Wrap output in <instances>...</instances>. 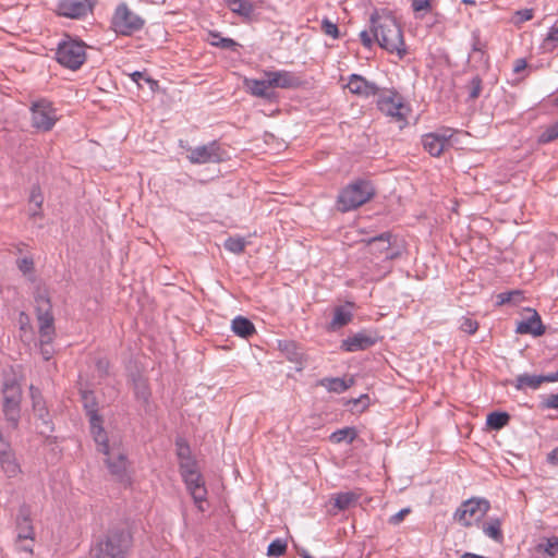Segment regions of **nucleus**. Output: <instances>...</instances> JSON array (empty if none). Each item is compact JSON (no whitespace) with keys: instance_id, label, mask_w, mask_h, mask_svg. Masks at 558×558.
I'll return each mask as SVG.
<instances>
[{"instance_id":"6ab92c4d","label":"nucleus","mask_w":558,"mask_h":558,"mask_svg":"<svg viewBox=\"0 0 558 558\" xmlns=\"http://www.w3.org/2000/svg\"><path fill=\"white\" fill-rule=\"evenodd\" d=\"M29 391H31V398H32L34 413L38 417V420L41 421V424L44 427L40 430V433L44 434L47 432H51L52 425H51V421L49 418V412L47 410L45 400H44L40 391L37 388H35L33 385L29 387Z\"/></svg>"},{"instance_id":"052dcab7","label":"nucleus","mask_w":558,"mask_h":558,"mask_svg":"<svg viewBox=\"0 0 558 558\" xmlns=\"http://www.w3.org/2000/svg\"><path fill=\"white\" fill-rule=\"evenodd\" d=\"M514 295L519 296L520 292L512 291V292H506V293L498 294V299H499L498 304L501 305V304H506V303L510 302Z\"/></svg>"},{"instance_id":"8fccbe9b","label":"nucleus","mask_w":558,"mask_h":558,"mask_svg":"<svg viewBox=\"0 0 558 558\" xmlns=\"http://www.w3.org/2000/svg\"><path fill=\"white\" fill-rule=\"evenodd\" d=\"M411 5L414 12L430 11V0H411Z\"/></svg>"},{"instance_id":"f257e3e1","label":"nucleus","mask_w":558,"mask_h":558,"mask_svg":"<svg viewBox=\"0 0 558 558\" xmlns=\"http://www.w3.org/2000/svg\"><path fill=\"white\" fill-rule=\"evenodd\" d=\"M371 32L378 45L390 53H397L402 58L405 53V45L400 25L391 14L373 13L369 19Z\"/></svg>"},{"instance_id":"4d7b16f0","label":"nucleus","mask_w":558,"mask_h":558,"mask_svg":"<svg viewBox=\"0 0 558 558\" xmlns=\"http://www.w3.org/2000/svg\"><path fill=\"white\" fill-rule=\"evenodd\" d=\"M515 16H517L518 23H523V22L530 21L533 19V10L532 9L519 10V11H517Z\"/></svg>"},{"instance_id":"a878e982","label":"nucleus","mask_w":558,"mask_h":558,"mask_svg":"<svg viewBox=\"0 0 558 558\" xmlns=\"http://www.w3.org/2000/svg\"><path fill=\"white\" fill-rule=\"evenodd\" d=\"M543 384L542 375L535 374H521L517 376L513 386L517 390L532 389L536 390Z\"/></svg>"},{"instance_id":"c9c22d12","label":"nucleus","mask_w":558,"mask_h":558,"mask_svg":"<svg viewBox=\"0 0 558 558\" xmlns=\"http://www.w3.org/2000/svg\"><path fill=\"white\" fill-rule=\"evenodd\" d=\"M29 203L35 206V209H32V211H31V216L35 217V216L40 215L41 205L44 203V196H43V193H41V190L39 186L34 185L32 187L31 195H29Z\"/></svg>"},{"instance_id":"7ed1b4c3","label":"nucleus","mask_w":558,"mask_h":558,"mask_svg":"<svg viewBox=\"0 0 558 558\" xmlns=\"http://www.w3.org/2000/svg\"><path fill=\"white\" fill-rule=\"evenodd\" d=\"M56 60L66 69L72 71L78 70L86 61L85 43L71 36H65L58 44Z\"/></svg>"},{"instance_id":"79ce46f5","label":"nucleus","mask_w":558,"mask_h":558,"mask_svg":"<svg viewBox=\"0 0 558 558\" xmlns=\"http://www.w3.org/2000/svg\"><path fill=\"white\" fill-rule=\"evenodd\" d=\"M558 138V121L549 125L539 136L538 143L547 144Z\"/></svg>"},{"instance_id":"b1692460","label":"nucleus","mask_w":558,"mask_h":558,"mask_svg":"<svg viewBox=\"0 0 558 558\" xmlns=\"http://www.w3.org/2000/svg\"><path fill=\"white\" fill-rule=\"evenodd\" d=\"M232 331L242 338H248L256 332L254 324L246 317L236 316L231 322Z\"/></svg>"},{"instance_id":"20e7f679","label":"nucleus","mask_w":558,"mask_h":558,"mask_svg":"<svg viewBox=\"0 0 558 558\" xmlns=\"http://www.w3.org/2000/svg\"><path fill=\"white\" fill-rule=\"evenodd\" d=\"M374 195V190L367 181L360 180L344 187L338 195V209L342 213L353 210Z\"/></svg>"},{"instance_id":"f704fd0d","label":"nucleus","mask_w":558,"mask_h":558,"mask_svg":"<svg viewBox=\"0 0 558 558\" xmlns=\"http://www.w3.org/2000/svg\"><path fill=\"white\" fill-rule=\"evenodd\" d=\"M246 244H247V242L242 236H229L225 241L223 246L227 251H229L231 253L241 254V253H243Z\"/></svg>"},{"instance_id":"bb28decb","label":"nucleus","mask_w":558,"mask_h":558,"mask_svg":"<svg viewBox=\"0 0 558 558\" xmlns=\"http://www.w3.org/2000/svg\"><path fill=\"white\" fill-rule=\"evenodd\" d=\"M361 497V494L356 492H342L335 495V507L340 510H347L351 507H354L359 499Z\"/></svg>"},{"instance_id":"2f4dec72","label":"nucleus","mask_w":558,"mask_h":558,"mask_svg":"<svg viewBox=\"0 0 558 558\" xmlns=\"http://www.w3.org/2000/svg\"><path fill=\"white\" fill-rule=\"evenodd\" d=\"M319 385L325 387L328 391L336 393L344 392L350 387V384H348L344 379L338 377L323 378L319 381Z\"/></svg>"},{"instance_id":"4468645a","label":"nucleus","mask_w":558,"mask_h":558,"mask_svg":"<svg viewBox=\"0 0 558 558\" xmlns=\"http://www.w3.org/2000/svg\"><path fill=\"white\" fill-rule=\"evenodd\" d=\"M347 87L350 93L362 98L375 97L381 92V88L375 82L368 81L359 74L349 76Z\"/></svg>"},{"instance_id":"f3484780","label":"nucleus","mask_w":558,"mask_h":558,"mask_svg":"<svg viewBox=\"0 0 558 558\" xmlns=\"http://www.w3.org/2000/svg\"><path fill=\"white\" fill-rule=\"evenodd\" d=\"M183 481L198 510L205 511L203 505L207 500V489L203 475L197 472L195 474H191L190 476L183 477Z\"/></svg>"},{"instance_id":"5701e85b","label":"nucleus","mask_w":558,"mask_h":558,"mask_svg":"<svg viewBox=\"0 0 558 558\" xmlns=\"http://www.w3.org/2000/svg\"><path fill=\"white\" fill-rule=\"evenodd\" d=\"M16 524H17V536L20 539H29L33 542L34 539V530L33 525L29 519V510L26 506H22L20 508L17 518H16Z\"/></svg>"},{"instance_id":"680f3d73","label":"nucleus","mask_w":558,"mask_h":558,"mask_svg":"<svg viewBox=\"0 0 558 558\" xmlns=\"http://www.w3.org/2000/svg\"><path fill=\"white\" fill-rule=\"evenodd\" d=\"M178 457L181 460H185L186 457H190V448L186 445H182L178 442Z\"/></svg>"},{"instance_id":"69168bd1","label":"nucleus","mask_w":558,"mask_h":558,"mask_svg":"<svg viewBox=\"0 0 558 558\" xmlns=\"http://www.w3.org/2000/svg\"><path fill=\"white\" fill-rule=\"evenodd\" d=\"M543 383H556L558 381V369L556 372L542 375Z\"/></svg>"},{"instance_id":"6e6552de","label":"nucleus","mask_w":558,"mask_h":558,"mask_svg":"<svg viewBox=\"0 0 558 558\" xmlns=\"http://www.w3.org/2000/svg\"><path fill=\"white\" fill-rule=\"evenodd\" d=\"M82 400H83V407L86 411V415L88 416L90 432L93 434L95 442L101 444L104 446V448H107L104 442L106 432L102 427V418L98 414V403H97L94 392L93 391H83Z\"/></svg>"},{"instance_id":"6e6d98bb","label":"nucleus","mask_w":558,"mask_h":558,"mask_svg":"<svg viewBox=\"0 0 558 558\" xmlns=\"http://www.w3.org/2000/svg\"><path fill=\"white\" fill-rule=\"evenodd\" d=\"M434 133H435L436 136L439 137V140H441V143L446 147V146L449 145V140L453 135V130L452 129H442V130L436 131Z\"/></svg>"},{"instance_id":"393cba45","label":"nucleus","mask_w":558,"mask_h":558,"mask_svg":"<svg viewBox=\"0 0 558 558\" xmlns=\"http://www.w3.org/2000/svg\"><path fill=\"white\" fill-rule=\"evenodd\" d=\"M353 318V313L344 306H337L333 311L332 320L329 323L328 330H337L349 323H351Z\"/></svg>"},{"instance_id":"a19ab883","label":"nucleus","mask_w":558,"mask_h":558,"mask_svg":"<svg viewBox=\"0 0 558 558\" xmlns=\"http://www.w3.org/2000/svg\"><path fill=\"white\" fill-rule=\"evenodd\" d=\"M130 77L134 83L138 85V87H142V82L148 84L151 90H155V88L158 86L157 82L148 76L145 72L135 71L130 74Z\"/></svg>"},{"instance_id":"de8ad7c7","label":"nucleus","mask_w":558,"mask_h":558,"mask_svg":"<svg viewBox=\"0 0 558 558\" xmlns=\"http://www.w3.org/2000/svg\"><path fill=\"white\" fill-rule=\"evenodd\" d=\"M460 329L469 335H473L478 329V323L469 317H463L460 325Z\"/></svg>"},{"instance_id":"72a5a7b5","label":"nucleus","mask_w":558,"mask_h":558,"mask_svg":"<svg viewBox=\"0 0 558 558\" xmlns=\"http://www.w3.org/2000/svg\"><path fill=\"white\" fill-rule=\"evenodd\" d=\"M483 532L486 536L490 537L496 542H501L504 538L501 532V522L499 519H492L488 523L483 526Z\"/></svg>"},{"instance_id":"423d86ee","label":"nucleus","mask_w":558,"mask_h":558,"mask_svg":"<svg viewBox=\"0 0 558 558\" xmlns=\"http://www.w3.org/2000/svg\"><path fill=\"white\" fill-rule=\"evenodd\" d=\"M105 445L107 448H104L101 444H97L98 450L102 452L107 458L105 460L110 473L116 477L117 481L121 483H129L130 477L128 473V459L124 452L121 451L120 448H116L114 446H110L108 442L107 434L105 435Z\"/></svg>"},{"instance_id":"39448f33","label":"nucleus","mask_w":558,"mask_h":558,"mask_svg":"<svg viewBox=\"0 0 558 558\" xmlns=\"http://www.w3.org/2000/svg\"><path fill=\"white\" fill-rule=\"evenodd\" d=\"M145 21L134 13L126 3H120L111 19V25L117 34L130 36L144 27Z\"/></svg>"},{"instance_id":"0eeeda50","label":"nucleus","mask_w":558,"mask_h":558,"mask_svg":"<svg viewBox=\"0 0 558 558\" xmlns=\"http://www.w3.org/2000/svg\"><path fill=\"white\" fill-rule=\"evenodd\" d=\"M22 391L15 383H5L3 388V414L12 429L17 428L21 413Z\"/></svg>"},{"instance_id":"ea45409f","label":"nucleus","mask_w":558,"mask_h":558,"mask_svg":"<svg viewBox=\"0 0 558 558\" xmlns=\"http://www.w3.org/2000/svg\"><path fill=\"white\" fill-rule=\"evenodd\" d=\"M543 49L546 51H553L558 47V27H551L546 35L543 45Z\"/></svg>"},{"instance_id":"0e129e2a","label":"nucleus","mask_w":558,"mask_h":558,"mask_svg":"<svg viewBox=\"0 0 558 558\" xmlns=\"http://www.w3.org/2000/svg\"><path fill=\"white\" fill-rule=\"evenodd\" d=\"M547 462L551 465H558V447L547 454Z\"/></svg>"},{"instance_id":"864d4df0","label":"nucleus","mask_w":558,"mask_h":558,"mask_svg":"<svg viewBox=\"0 0 558 558\" xmlns=\"http://www.w3.org/2000/svg\"><path fill=\"white\" fill-rule=\"evenodd\" d=\"M411 512L410 508H403L398 511L396 514L391 515L389 519V523L393 525H398L401 523L404 518Z\"/></svg>"},{"instance_id":"c03bdc74","label":"nucleus","mask_w":558,"mask_h":558,"mask_svg":"<svg viewBox=\"0 0 558 558\" xmlns=\"http://www.w3.org/2000/svg\"><path fill=\"white\" fill-rule=\"evenodd\" d=\"M469 99L475 100L482 93V78L478 75L472 77L468 85Z\"/></svg>"},{"instance_id":"13d9d810","label":"nucleus","mask_w":558,"mask_h":558,"mask_svg":"<svg viewBox=\"0 0 558 558\" xmlns=\"http://www.w3.org/2000/svg\"><path fill=\"white\" fill-rule=\"evenodd\" d=\"M544 407L547 409H556L558 410V393H551L543 402Z\"/></svg>"},{"instance_id":"f03ea898","label":"nucleus","mask_w":558,"mask_h":558,"mask_svg":"<svg viewBox=\"0 0 558 558\" xmlns=\"http://www.w3.org/2000/svg\"><path fill=\"white\" fill-rule=\"evenodd\" d=\"M132 544L129 532L112 530L90 551L92 558H126Z\"/></svg>"},{"instance_id":"37998d69","label":"nucleus","mask_w":558,"mask_h":558,"mask_svg":"<svg viewBox=\"0 0 558 558\" xmlns=\"http://www.w3.org/2000/svg\"><path fill=\"white\" fill-rule=\"evenodd\" d=\"M538 548L548 556L554 557L558 553V537L546 538L543 543L538 544Z\"/></svg>"},{"instance_id":"473e14b6","label":"nucleus","mask_w":558,"mask_h":558,"mask_svg":"<svg viewBox=\"0 0 558 558\" xmlns=\"http://www.w3.org/2000/svg\"><path fill=\"white\" fill-rule=\"evenodd\" d=\"M356 436L357 433L354 427H344L333 432L329 438L333 444H340L342 441H348L351 444L356 438Z\"/></svg>"},{"instance_id":"f8f14e48","label":"nucleus","mask_w":558,"mask_h":558,"mask_svg":"<svg viewBox=\"0 0 558 558\" xmlns=\"http://www.w3.org/2000/svg\"><path fill=\"white\" fill-rule=\"evenodd\" d=\"M377 108L397 121L404 120L402 97L395 90L381 89L377 98Z\"/></svg>"},{"instance_id":"4c0bfd02","label":"nucleus","mask_w":558,"mask_h":558,"mask_svg":"<svg viewBox=\"0 0 558 558\" xmlns=\"http://www.w3.org/2000/svg\"><path fill=\"white\" fill-rule=\"evenodd\" d=\"M287 550V542L280 538L272 541L267 548V555L270 557H280Z\"/></svg>"},{"instance_id":"603ef678","label":"nucleus","mask_w":558,"mask_h":558,"mask_svg":"<svg viewBox=\"0 0 558 558\" xmlns=\"http://www.w3.org/2000/svg\"><path fill=\"white\" fill-rule=\"evenodd\" d=\"M17 267L23 274H27L34 269V262L32 258L24 257L17 260Z\"/></svg>"},{"instance_id":"ddd939ff","label":"nucleus","mask_w":558,"mask_h":558,"mask_svg":"<svg viewBox=\"0 0 558 558\" xmlns=\"http://www.w3.org/2000/svg\"><path fill=\"white\" fill-rule=\"evenodd\" d=\"M392 233L387 231L379 235L365 240L368 252L377 257L384 256V259L391 260L400 256V252L391 247Z\"/></svg>"},{"instance_id":"c85d7f7f","label":"nucleus","mask_w":558,"mask_h":558,"mask_svg":"<svg viewBox=\"0 0 558 558\" xmlns=\"http://www.w3.org/2000/svg\"><path fill=\"white\" fill-rule=\"evenodd\" d=\"M227 5L233 13L246 19L254 13V5L248 0H227Z\"/></svg>"},{"instance_id":"a211bd4d","label":"nucleus","mask_w":558,"mask_h":558,"mask_svg":"<svg viewBox=\"0 0 558 558\" xmlns=\"http://www.w3.org/2000/svg\"><path fill=\"white\" fill-rule=\"evenodd\" d=\"M267 84L271 88H296L301 85V80L294 73L286 70L265 72Z\"/></svg>"},{"instance_id":"9d476101","label":"nucleus","mask_w":558,"mask_h":558,"mask_svg":"<svg viewBox=\"0 0 558 558\" xmlns=\"http://www.w3.org/2000/svg\"><path fill=\"white\" fill-rule=\"evenodd\" d=\"M32 125L37 130L50 131L57 122L56 110L46 99L34 101L31 107Z\"/></svg>"},{"instance_id":"412c9836","label":"nucleus","mask_w":558,"mask_h":558,"mask_svg":"<svg viewBox=\"0 0 558 558\" xmlns=\"http://www.w3.org/2000/svg\"><path fill=\"white\" fill-rule=\"evenodd\" d=\"M515 331L520 335H533L535 337L542 336L545 332V327L542 323L539 314L533 310L531 317L518 324Z\"/></svg>"},{"instance_id":"4be33fe9","label":"nucleus","mask_w":558,"mask_h":558,"mask_svg":"<svg viewBox=\"0 0 558 558\" xmlns=\"http://www.w3.org/2000/svg\"><path fill=\"white\" fill-rule=\"evenodd\" d=\"M244 87L253 95L259 98L271 100L275 97V93L271 90V86L267 84L266 80L245 78Z\"/></svg>"},{"instance_id":"09e8293b","label":"nucleus","mask_w":558,"mask_h":558,"mask_svg":"<svg viewBox=\"0 0 558 558\" xmlns=\"http://www.w3.org/2000/svg\"><path fill=\"white\" fill-rule=\"evenodd\" d=\"M32 543L33 542L29 539H20L17 537L15 542V549L20 553H24L27 556H31L33 554Z\"/></svg>"},{"instance_id":"338daca9","label":"nucleus","mask_w":558,"mask_h":558,"mask_svg":"<svg viewBox=\"0 0 558 558\" xmlns=\"http://www.w3.org/2000/svg\"><path fill=\"white\" fill-rule=\"evenodd\" d=\"M43 354H44L46 360H49V357H50L49 351L43 349Z\"/></svg>"},{"instance_id":"c756f323","label":"nucleus","mask_w":558,"mask_h":558,"mask_svg":"<svg viewBox=\"0 0 558 558\" xmlns=\"http://www.w3.org/2000/svg\"><path fill=\"white\" fill-rule=\"evenodd\" d=\"M35 311L38 313H46L52 311L51 301L46 289L38 288L34 294Z\"/></svg>"},{"instance_id":"58836bf2","label":"nucleus","mask_w":558,"mask_h":558,"mask_svg":"<svg viewBox=\"0 0 558 558\" xmlns=\"http://www.w3.org/2000/svg\"><path fill=\"white\" fill-rule=\"evenodd\" d=\"M199 472L197 469L196 461L191 457H186L185 460L180 461V473L182 478Z\"/></svg>"},{"instance_id":"1a4fd4ad","label":"nucleus","mask_w":558,"mask_h":558,"mask_svg":"<svg viewBox=\"0 0 558 558\" xmlns=\"http://www.w3.org/2000/svg\"><path fill=\"white\" fill-rule=\"evenodd\" d=\"M489 510V502L485 499L471 498L456 510L454 519L463 526H471L480 521Z\"/></svg>"},{"instance_id":"a18cd8bd","label":"nucleus","mask_w":558,"mask_h":558,"mask_svg":"<svg viewBox=\"0 0 558 558\" xmlns=\"http://www.w3.org/2000/svg\"><path fill=\"white\" fill-rule=\"evenodd\" d=\"M213 38H219V41H211V45L215 47H219L221 49H231L234 50L239 44L234 41L232 38L221 37L218 33H210Z\"/></svg>"},{"instance_id":"7c9ffc66","label":"nucleus","mask_w":558,"mask_h":558,"mask_svg":"<svg viewBox=\"0 0 558 558\" xmlns=\"http://www.w3.org/2000/svg\"><path fill=\"white\" fill-rule=\"evenodd\" d=\"M510 421L507 412H492L487 415L486 424L494 430L504 428Z\"/></svg>"},{"instance_id":"cd10ccee","label":"nucleus","mask_w":558,"mask_h":558,"mask_svg":"<svg viewBox=\"0 0 558 558\" xmlns=\"http://www.w3.org/2000/svg\"><path fill=\"white\" fill-rule=\"evenodd\" d=\"M422 144L424 149L427 150L434 157L439 156L446 148L445 145L441 143V140H439V137L436 136L435 133L425 134L422 137Z\"/></svg>"},{"instance_id":"774afa93","label":"nucleus","mask_w":558,"mask_h":558,"mask_svg":"<svg viewBox=\"0 0 558 558\" xmlns=\"http://www.w3.org/2000/svg\"><path fill=\"white\" fill-rule=\"evenodd\" d=\"M302 558H313L312 556H310L306 551L302 555Z\"/></svg>"},{"instance_id":"e433bc0d","label":"nucleus","mask_w":558,"mask_h":558,"mask_svg":"<svg viewBox=\"0 0 558 558\" xmlns=\"http://www.w3.org/2000/svg\"><path fill=\"white\" fill-rule=\"evenodd\" d=\"M134 392L138 400L143 401L144 403L148 402L150 391L146 380L142 378L134 380Z\"/></svg>"},{"instance_id":"dca6fc26","label":"nucleus","mask_w":558,"mask_h":558,"mask_svg":"<svg viewBox=\"0 0 558 558\" xmlns=\"http://www.w3.org/2000/svg\"><path fill=\"white\" fill-rule=\"evenodd\" d=\"M93 9L89 0H59L57 12L59 15L69 19H80L85 16Z\"/></svg>"},{"instance_id":"9b49d317","label":"nucleus","mask_w":558,"mask_h":558,"mask_svg":"<svg viewBox=\"0 0 558 558\" xmlns=\"http://www.w3.org/2000/svg\"><path fill=\"white\" fill-rule=\"evenodd\" d=\"M187 151L190 162L197 165L220 162L225 159L226 155V151L216 141L197 147H189Z\"/></svg>"},{"instance_id":"aec40b11","label":"nucleus","mask_w":558,"mask_h":558,"mask_svg":"<svg viewBox=\"0 0 558 558\" xmlns=\"http://www.w3.org/2000/svg\"><path fill=\"white\" fill-rule=\"evenodd\" d=\"M39 325V340L41 345L50 344L54 338V318L51 312L36 314Z\"/></svg>"},{"instance_id":"5fc2aeb1","label":"nucleus","mask_w":558,"mask_h":558,"mask_svg":"<svg viewBox=\"0 0 558 558\" xmlns=\"http://www.w3.org/2000/svg\"><path fill=\"white\" fill-rule=\"evenodd\" d=\"M360 39H361L362 45L365 48H372L375 37L369 29V31H362L360 33Z\"/></svg>"},{"instance_id":"3c124183","label":"nucleus","mask_w":558,"mask_h":558,"mask_svg":"<svg viewBox=\"0 0 558 558\" xmlns=\"http://www.w3.org/2000/svg\"><path fill=\"white\" fill-rule=\"evenodd\" d=\"M472 38H473L472 51L484 53L486 44L481 40L478 32H473Z\"/></svg>"},{"instance_id":"bf43d9fd","label":"nucleus","mask_w":558,"mask_h":558,"mask_svg":"<svg viewBox=\"0 0 558 558\" xmlns=\"http://www.w3.org/2000/svg\"><path fill=\"white\" fill-rule=\"evenodd\" d=\"M96 368L100 374H107L109 369V361L106 357L97 359Z\"/></svg>"},{"instance_id":"e2e57ef3","label":"nucleus","mask_w":558,"mask_h":558,"mask_svg":"<svg viewBox=\"0 0 558 558\" xmlns=\"http://www.w3.org/2000/svg\"><path fill=\"white\" fill-rule=\"evenodd\" d=\"M526 66H527V63H526L525 59H517L514 61L513 72L518 74V73L522 72L523 70H525Z\"/></svg>"},{"instance_id":"2eb2a0df","label":"nucleus","mask_w":558,"mask_h":558,"mask_svg":"<svg viewBox=\"0 0 558 558\" xmlns=\"http://www.w3.org/2000/svg\"><path fill=\"white\" fill-rule=\"evenodd\" d=\"M377 342L376 332L360 331L341 341V350L345 352H357L369 349Z\"/></svg>"},{"instance_id":"49530a36","label":"nucleus","mask_w":558,"mask_h":558,"mask_svg":"<svg viewBox=\"0 0 558 558\" xmlns=\"http://www.w3.org/2000/svg\"><path fill=\"white\" fill-rule=\"evenodd\" d=\"M320 27L325 35L330 36L333 39H337L340 37V32H339L337 24H335L330 20L324 19L322 21Z\"/></svg>"}]
</instances>
